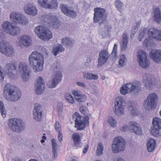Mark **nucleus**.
I'll use <instances>...</instances> for the list:
<instances>
[{"mask_svg": "<svg viewBox=\"0 0 161 161\" xmlns=\"http://www.w3.org/2000/svg\"><path fill=\"white\" fill-rule=\"evenodd\" d=\"M46 27L42 25H39L37 26L35 29L34 31L35 33L40 38V35H42L44 30H45Z\"/></svg>", "mask_w": 161, "mask_h": 161, "instance_id": "39", "label": "nucleus"}, {"mask_svg": "<svg viewBox=\"0 0 161 161\" xmlns=\"http://www.w3.org/2000/svg\"><path fill=\"white\" fill-rule=\"evenodd\" d=\"M14 24L10 23L9 21L4 22L2 25V27L3 31L6 32L8 34L10 31Z\"/></svg>", "mask_w": 161, "mask_h": 161, "instance_id": "32", "label": "nucleus"}, {"mask_svg": "<svg viewBox=\"0 0 161 161\" xmlns=\"http://www.w3.org/2000/svg\"><path fill=\"white\" fill-rule=\"evenodd\" d=\"M42 34L40 35V38L44 41H48L52 37V34L51 31L47 27Z\"/></svg>", "mask_w": 161, "mask_h": 161, "instance_id": "28", "label": "nucleus"}, {"mask_svg": "<svg viewBox=\"0 0 161 161\" xmlns=\"http://www.w3.org/2000/svg\"><path fill=\"white\" fill-rule=\"evenodd\" d=\"M108 122L112 127H114L116 126L117 121L114 117L112 116L109 117L108 119Z\"/></svg>", "mask_w": 161, "mask_h": 161, "instance_id": "45", "label": "nucleus"}, {"mask_svg": "<svg viewBox=\"0 0 161 161\" xmlns=\"http://www.w3.org/2000/svg\"><path fill=\"white\" fill-rule=\"evenodd\" d=\"M83 76L85 78H86L87 80H97L98 78L97 75L95 74H93L89 73H83Z\"/></svg>", "mask_w": 161, "mask_h": 161, "instance_id": "40", "label": "nucleus"}, {"mask_svg": "<svg viewBox=\"0 0 161 161\" xmlns=\"http://www.w3.org/2000/svg\"><path fill=\"white\" fill-rule=\"evenodd\" d=\"M16 70V66L14 63H11L6 64L4 68V72L9 76L12 77L14 75Z\"/></svg>", "mask_w": 161, "mask_h": 161, "instance_id": "23", "label": "nucleus"}, {"mask_svg": "<svg viewBox=\"0 0 161 161\" xmlns=\"http://www.w3.org/2000/svg\"><path fill=\"white\" fill-rule=\"evenodd\" d=\"M72 137L74 142V146L76 148L81 147V138L80 135L77 133H75L72 134Z\"/></svg>", "mask_w": 161, "mask_h": 161, "instance_id": "26", "label": "nucleus"}, {"mask_svg": "<svg viewBox=\"0 0 161 161\" xmlns=\"http://www.w3.org/2000/svg\"><path fill=\"white\" fill-rule=\"evenodd\" d=\"M45 82L43 78L39 77L36 80L35 83V91L38 94H41L43 92L45 88Z\"/></svg>", "mask_w": 161, "mask_h": 161, "instance_id": "21", "label": "nucleus"}, {"mask_svg": "<svg viewBox=\"0 0 161 161\" xmlns=\"http://www.w3.org/2000/svg\"><path fill=\"white\" fill-rule=\"evenodd\" d=\"M155 79L152 76H144L143 81L146 88L148 90H152L155 86Z\"/></svg>", "mask_w": 161, "mask_h": 161, "instance_id": "19", "label": "nucleus"}, {"mask_svg": "<svg viewBox=\"0 0 161 161\" xmlns=\"http://www.w3.org/2000/svg\"><path fill=\"white\" fill-rule=\"evenodd\" d=\"M57 108L58 111L59 112H61L63 109V105L61 103H58L57 105Z\"/></svg>", "mask_w": 161, "mask_h": 161, "instance_id": "52", "label": "nucleus"}, {"mask_svg": "<svg viewBox=\"0 0 161 161\" xmlns=\"http://www.w3.org/2000/svg\"><path fill=\"white\" fill-rule=\"evenodd\" d=\"M53 150H57V145L56 140L54 139L52 140Z\"/></svg>", "mask_w": 161, "mask_h": 161, "instance_id": "51", "label": "nucleus"}, {"mask_svg": "<svg viewBox=\"0 0 161 161\" xmlns=\"http://www.w3.org/2000/svg\"><path fill=\"white\" fill-rule=\"evenodd\" d=\"M72 93L75 96V98H76V97H78L82 94L81 92L78 90H75L73 91L72 92Z\"/></svg>", "mask_w": 161, "mask_h": 161, "instance_id": "50", "label": "nucleus"}, {"mask_svg": "<svg viewBox=\"0 0 161 161\" xmlns=\"http://www.w3.org/2000/svg\"><path fill=\"white\" fill-rule=\"evenodd\" d=\"M38 4L46 8L56 9L57 7V0H38Z\"/></svg>", "mask_w": 161, "mask_h": 161, "instance_id": "16", "label": "nucleus"}, {"mask_svg": "<svg viewBox=\"0 0 161 161\" xmlns=\"http://www.w3.org/2000/svg\"><path fill=\"white\" fill-rule=\"evenodd\" d=\"M62 44L65 47H72L74 41L71 38L68 37L64 38L62 40Z\"/></svg>", "mask_w": 161, "mask_h": 161, "instance_id": "33", "label": "nucleus"}, {"mask_svg": "<svg viewBox=\"0 0 161 161\" xmlns=\"http://www.w3.org/2000/svg\"><path fill=\"white\" fill-rule=\"evenodd\" d=\"M20 42L26 47H29L31 44V37L27 35H24L21 36Z\"/></svg>", "mask_w": 161, "mask_h": 161, "instance_id": "27", "label": "nucleus"}, {"mask_svg": "<svg viewBox=\"0 0 161 161\" xmlns=\"http://www.w3.org/2000/svg\"><path fill=\"white\" fill-rule=\"evenodd\" d=\"M64 97L66 100L70 103L71 104L74 103L75 100L70 93H66L65 94Z\"/></svg>", "mask_w": 161, "mask_h": 161, "instance_id": "43", "label": "nucleus"}, {"mask_svg": "<svg viewBox=\"0 0 161 161\" xmlns=\"http://www.w3.org/2000/svg\"><path fill=\"white\" fill-rule=\"evenodd\" d=\"M76 84L78 86L84 88H86V85L83 82H77L76 83Z\"/></svg>", "mask_w": 161, "mask_h": 161, "instance_id": "54", "label": "nucleus"}, {"mask_svg": "<svg viewBox=\"0 0 161 161\" xmlns=\"http://www.w3.org/2000/svg\"><path fill=\"white\" fill-rule=\"evenodd\" d=\"M10 19L13 22L22 25H26L28 23V19L19 12H14L10 15Z\"/></svg>", "mask_w": 161, "mask_h": 161, "instance_id": "13", "label": "nucleus"}, {"mask_svg": "<svg viewBox=\"0 0 161 161\" xmlns=\"http://www.w3.org/2000/svg\"><path fill=\"white\" fill-rule=\"evenodd\" d=\"M137 57L140 66L144 68H147L149 67V62L147 58L145 52L143 50H139L137 53Z\"/></svg>", "mask_w": 161, "mask_h": 161, "instance_id": "14", "label": "nucleus"}, {"mask_svg": "<svg viewBox=\"0 0 161 161\" xmlns=\"http://www.w3.org/2000/svg\"><path fill=\"white\" fill-rule=\"evenodd\" d=\"M129 38L128 33H124L122 36V43L120 45L121 50L124 51L127 48Z\"/></svg>", "mask_w": 161, "mask_h": 161, "instance_id": "29", "label": "nucleus"}, {"mask_svg": "<svg viewBox=\"0 0 161 161\" xmlns=\"http://www.w3.org/2000/svg\"><path fill=\"white\" fill-rule=\"evenodd\" d=\"M93 22L95 23L99 22L101 25L106 21L107 15L105 9L100 8H96L94 9Z\"/></svg>", "mask_w": 161, "mask_h": 161, "instance_id": "7", "label": "nucleus"}, {"mask_svg": "<svg viewBox=\"0 0 161 161\" xmlns=\"http://www.w3.org/2000/svg\"><path fill=\"white\" fill-rule=\"evenodd\" d=\"M88 148H89L88 145V144L86 145L85 146V147H84V150L83 151V153L84 154L86 153L87 152Z\"/></svg>", "mask_w": 161, "mask_h": 161, "instance_id": "59", "label": "nucleus"}, {"mask_svg": "<svg viewBox=\"0 0 161 161\" xmlns=\"http://www.w3.org/2000/svg\"><path fill=\"white\" fill-rule=\"evenodd\" d=\"M103 146L101 143H99L98 144L96 151L97 155L98 156H101L103 153Z\"/></svg>", "mask_w": 161, "mask_h": 161, "instance_id": "42", "label": "nucleus"}, {"mask_svg": "<svg viewBox=\"0 0 161 161\" xmlns=\"http://www.w3.org/2000/svg\"><path fill=\"white\" fill-rule=\"evenodd\" d=\"M126 104V101L123 97H118L115 100L114 107L115 114L117 116L124 115Z\"/></svg>", "mask_w": 161, "mask_h": 161, "instance_id": "5", "label": "nucleus"}, {"mask_svg": "<svg viewBox=\"0 0 161 161\" xmlns=\"http://www.w3.org/2000/svg\"><path fill=\"white\" fill-rule=\"evenodd\" d=\"M127 108L132 115H135L137 114L136 108L134 103L128 101L127 103Z\"/></svg>", "mask_w": 161, "mask_h": 161, "instance_id": "30", "label": "nucleus"}, {"mask_svg": "<svg viewBox=\"0 0 161 161\" xmlns=\"http://www.w3.org/2000/svg\"><path fill=\"white\" fill-rule=\"evenodd\" d=\"M91 59L89 58L86 60V62L85 63V65L86 66H89L91 65Z\"/></svg>", "mask_w": 161, "mask_h": 161, "instance_id": "58", "label": "nucleus"}, {"mask_svg": "<svg viewBox=\"0 0 161 161\" xmlns=\"http://www.w3.org/2000/svg\"><path fill=\"white\" fill-rule=\"evenodd\" d=\"M126 142L125 140L120 136L115 138L112 146V150L114 153H118L123 152L125 148Z\"/></svg>", "mask_w": 161, "mask_h": 161, "instance_id": "8", "label": "nucleus"}, {"mask_svg": "<svg viewBox=\"0 0 161 161\" xmlns=\"http://www.w3.org/2000/svg\"><path fill=\"white\" fill-rule=\"evenodd\" d=\"M114 161H125L124 159L121 158H119L116 160H115Z\"/></svg>", "mask_w": 161, "mask_h": 161, "instance_id": "64", "label": "nucleus"}, {"mask_svg": "<svg viewBox=\"0 0 161 161\" xmlns=\"http://www.w3.org/2000/svg\"><path fill=\"white\" fill-rule=\"evenodd\" d=\"M0 51L5 56L10 57L14 55V49L12 46L7 41H2L0 42Z\"/></svg>", "mask_w": 161, "mask_h": 161, "instance_id": "10", "label": "nucleus"}, {"mask_svg": "<svg viewBox=\"0 0 161 161\" xmlns=\"http://www.w3.org/2000/svg\"><path fill=\"white\" fill-rule=\"evenodd\" d=\"M157 130L154 129V128H153L151 131V134H152L153 136H156L157 134H158V130Z\"/></svg>", "mask_w": 161, "mask_h": 161, "instance_id": "53", "label": "nucleus"}, {"mask_svg": "<svg viewBox=\"0 0 161 161\" xmlns=\"http://www.w3.org/2000/svg\"><path fill=\"white\" fill-rule=\"evenodd\" d=\"M156 39L158 41H161V31H159V34L157 36Z\"/></svg>", "mask_w": 161, "mask_h": 161, "instance_id": "60", "label": "nucleus"}, {"mask_svg": "<svg viewBox=\"0 0 161 161\" xmlns=\"http://www.w3.org/2000/svg\"><path fill=\"white\" fill-rule=\"evenodd\" d=\"M1 68L0 66V81L1 82H2L3 80L4 77L3 73L1 70Z\"/></svg>", "mask_w": 161, "mask_h": 161, "instance_id": "56", "label": "nucleus"}, {"mask_svg": "<svg viewBox=\"0 0 161 161\" xmlns=\"http://www.w3.org/2000/svg\"><path fill=\"white\" fill-rule=\"evenodd\" d=\"M24 9L25 12L28 15L35 16L37 14V9L33 3H28L25 6Z\"/></svg>", "mask_w": 161, "mask_h": 161, "instance_id": "20", "label": "nucleus"}, {"mask_svg": "<svg viewBox=\"0 0 161 161\" xmlns=\"http://www.w3.org/2000/svg\"><path fill=\"white\" fill-rule=\"evenodd\" d=\"M153 128L155 130H159L161 129V119L157 117L154 118L153 120Z\"/></svg>", "mask_w": 161, "mask_h": 161, "instance_id": "36", "label": "nucleus"}, {"mask_svg": "<svg viewBox=\"0 0 161 161\" xmlns=\"http://www.w3.org/2000/svg\"><path fill=\"white\" fill-rule=\"evenodd\" d=\"M117 51L115 50H113L112 52L111 53V55L113 57H115L117 55Z\"/></svg>", "mask_w": 161, "mask_h": 161, "instance_id": "63", "label": "nucleus"}, {"mask_svg": "<svg viewBox=\"0 0 161 161\" xmlns=\"http://www.w3.org/2000/svg\"><path fill=\"white\" fill-rule=\"evenodd\" d=\"M54 127L56 131L58 132L62 131L61 126L58 122L57 121L55 123Z\"/></svg>", "mask_w": 161, "mask_h": 161, "instance_id": "49", "label": "nucleus"}, {"mask_svg": "<svg viewBox=\"0 0 161 161\" xmlns=\"http://www.w3.org/2000/svg\"><path fill=\"white\" fill-rule=\"evenodd\" d=\"M3 95L7 100L14 102L20 99L22 93L18 88L10 84H6L4 87Z\"/></svg>", "mask_w": 161, "mask_h": 161, "instance_id": "2", "label": "nucleus"}, {"mask_svg": "<svg viewBox=\"0 0 161 161\" xmlns=\"http://www.w3.org/2000/svg\"><path fill=\"white\" fill-rule=\"evenodd\" d=\"M29 61L30 65L35 72H37L42 69L44 58L42 54L36 51L32 52L29 56Z\"/></svg>", "mask_w": 161, "mask_h": 161, "instance_id": "3", "label": "nucleus"}, {"mask_svg": "<svg viewBox=\"0 0 161 161\" xmlns=\"http://www.w3.org/2000/svg\"><path fill=\"white\" fill-rule=\"evenodd\" d=\"M159 31L154 28H151L148 31V34L149 37L156 39L158 34H159Z\"/></svg>", "mask_w": 161, "mask_h": 161, "instance_id": "37", "label": "nucleus"}, {"mask_svg": "<svg viewBox=\"0 0 161 161\" xmlns=\"http://www.w3.org/2000/svg\"><path fill=\"white\" fill-rule=\"evenodd\" d=\"M53 152L54 155V157L55 159L57 157V150H53Z\"/></svg>", "mask_w": 161, "mask_h": 161, "instance_id": "61", "label": "nucleus"}, {"mask_svg": "<svg viewBox=\"0 0 161 161\" xmlns=\"http://www.w3.org/2000/svg\"><path fill=\"white\" fill-rule=\"evenodd\" d=\"M33 115L34 119L36 121L39 122L42 120L43 117L42 109L40 104L37 103L35 104Z\"/></svg>", "mask_w": 161, "mask_h": 161, "instance_id": "17", "label": "nucleus"}, {"mask_svg": "<svg viewBox=\"0 0 161 161\" xmlns=\"http://www.w3.org/2000/svg\"><path fill=\"white\" fill-rule=\"evenodd\" d=\"M153 19L157 23H159L161 22V12L158 8H156L154 10Z\"/></svg>", "mask_w": 161, "mask_h": 161, "instance_id": "34", "label": "nucleus"}, {"mask_svg": "<svg viewBox=\"0 0 161 161\" xmlns=\"http://www.w3.org/2000/svg\"><path fill=\"white\" fill-rule=\"evenodd\" d=\"M19 71L21 74L22 80L26 81L30 78L31 69L28 64L25 62H21L18 64Z\"/></svg>", "mask_w": 161, "mask_h": 161, "instance_id": "11", "label": "nucleus"}, {"mask_svg": "<svg viewBox=\"0 0 161 161\" xmlns=\"http://www.w3.org/2000/svg\"><path fill=\"white\" fill-rule=\"evenodd\" d=\"M142 90L141 83L139 81L133 83H130L122 85L120 92L123 95L133 92L137 93L141 92Z\"/></svg>", "mask_w": 161, "mask_h": 161, "instance_id": "4", "label": "nucleus"}, {"mask_svg": "<svg viewBox=\"0 0 161 161\" xmlns=\"http://www.w3.org/2000/svg\"><path fill=\"white\" fill-rule=\"evenodd\" d=\"M128 129L130 131H133L136 135H140L142 134V128L136 122L131 121L129 124Z\"/></svg>", "mask_w": 161, "mask_h": 161, "instance_id": "24", "label": "nucleus"}, {"mask_svg": "<svg viewBox=\"0 0 161 161\" xmlns=\"http://www.w3.org/2000/svg\"><path fill=\"white\" fill-rule=\"evenodd\" d=\"M0 110L2 116L5 117L6 116V111L4 106V104L2 101H0Z\"/></svg>", "mask_w": 161, "mask_h": 161, "instance_id": "44", "label": "nucleus"}, {"mask_svg": "<svg viewBox=\"0 0 161 161\" xmlns=\"http://www.w3.org/2000/svg\"><path fill=\"white\" fill-rule=\"evenodd\" d=\"M75 99L79 102H83L86 100V97L85 95L81 94L78 97H76Z\"/></svg>", "mask_w": 161, "mask_h": 161, "instance_id": "48", "label": "nucleus"}, {"mask_svg": "<svg viewBox=\"0 0 161 161\" xmlns=\"http://www.w3.org/2000/svg\"><path fill=\"white\" fill-rule=\"evenodd\" d=\"M8 125L11 130L17 132H21L24 127L23 121L21 119L17 118L10 119Z\"/></svg>", "mask_w": 161, "mask_h": 161, "instance_id": "9", "label": "nucleus"}, {"mask_svg": "<svg viewBox=\"0 0 161 161\" xmlns=\"http://www.w3.org/2000/svg\"><path fill=\"white\" fill-rule=\"evenodd\" d=\"M60 7L62 12L67 16L72 18L76 17V12L70 9L67 5L62 4H61Z\"/></svg>", "mask_w": 161, "mask_h": 161, "instance_id": "22", "label": "nucleus"}, {"mask_svg": "<svg viewBox=\"0 0 161 161\" xmlns=\"http://www.w3.org/2000/svg\"><path fill=\"white\" fill-rule=\"evenodd\" d=\"M158 96L155 93H150L147 99L144 101L143 106L147 110L152 109L156 105V101L158 99Z\"/></svg>", "mask_w": 161, "mask_h": 161, "instance_id": "12", "label": "nucleus"}, {"mask_svg": "<svg viewBox=\"0 0 161 161\" xmlns=\"http://www.w3.org/2000/svg\"><path fill=\"white\" fill-rule=\"evenodd\" d=\"M127 59L124 54L120 55L119 61V67H122L126 64Z\"/></svg>", "mask_w": 161, "mask_h": 161, "instance_id": "41", "label": "nucleus"}, {"mask_svg": "<svg viewBox=\"0 0 161 161\" xmlns=\"http://www.w3.org/2000/svg\"><path fill=\"white\" fill-rule=\"evenodd\" d=\"M80 110L85 116L81 117L78 113H75L73 114V118L75 120V127L78 130H81L88 125L89 117L91 116V114L89 113L87 107L85 105L81 106Z\"/></svg>", "mask_w": 161, "mask_h": 161, "instance_id": "1", "label": "nucleus"}, {"mask_svg": "<svg viewBox=\"0 0 161 161\" xmlns=\"http://www.w3.org/2000/svg\"><path fill=\"white\" fill-rule=\"evenodd\" d=\"M147 32V30L146 29H144L142 31H141L138 36V39L140 41H142V38L146 36Z\"/></svg>", "mask_w": 161, "mask_h": 161, "instance_id": "46", "label": "nucleus"}, {"mask_svg": "<svg viewBox=\"0 0 161 161\" xmlns=\"http://www.w3.org/2000/svg\"><path fill=\"white\" fill-rule=\"evenodd\" d=\"M109 55V54L106 50L103 49L101 50L99 54L97 67H101L104 64L108 59Z\"/></svg>", "mask_w": 161, "mask_h": 161, "instance_id": "18", "label": "nucleus"}, {"mask_svg": "<svg viewBox=\"0 0 161 161\" xmlns=\"http://www.w3.org/2000/svg\"><path fill=\"white\" fill-rule=\"evenodd\" d=\"M128 128L127 125H124L120 127V129L122 131H125Z\"/></svg>", "mask_w": 161, "mask_h": 161, "instance_id": "57", "label": "nucleus"}, {"mask_svg": "<svg viewBox=\"0 0 161 161\" xmlns=\"http://www.w3.org/2000/svg\"><path fill=\"white\" fill-rule=\"evenodd\" d=\"M62 75L60 71H56L52 76V80L47 83V86L50 88H54L61 81Z\"/></svg>", "mask_w": 161, "mask_h": 161, "instance_id": "15", "label": "nucleus"}, {"mask_svg": "<svg viewBox=\"0 0 161 161\" xmlns=\"http://www.w3.org/2000/svg\"><path fill=\"white\" fill-rule=\"evenodd\" d=\"M63 135L62 131L58 132V139L59 142H61L62 141Z\"/></svg>", "mask_w": 161, "mask_h": 161, "instance_id": "55", "label": "nucleus"}, {"mask_svg": "<svg viewBox=\"0 0 161 161\" xmlns=\"http://www.w3.org/2000/svg\"><path fill=\"white\" fill-rule=\"evenodd\" d=\"M115 6L119 12L122 11V8L123 7V3L119 0H116L115 2Z\"/></svg>", "mask_w": 161, "mask_h": 161, "instance_id": "47", "label": "nucleus"}, {"mask_svg": "<svg viewBox=\"0 0 161 161\" xmlns=\"http://www.w3.org/2000/svg\"><path fill=\"white\" fill-rule=\"evenodd\" d=\"M156 142L155 140L150 139L147 144L148 151L149 152H152L154 149Z\"/></svg>", "mask_w": 161, "mask_h": 161, "instance_id": "38", "label": "nucleus"}, {"mask_svg": "<svg viewBox=\"0 0 161 161\" xmlns=\"http://www.w3.org/2000/svg\"><path fill=\"white\" fill-rule=\"evenodd\" d=\"M64 51V48L61 44L54 46L53 49V52L55 56Z\"/></svg>", "mask_w": 161, "mask_h": 161, "instance_id": "35", "label": "nucleus"}, {"mask_svg": "<svg viewBox=\"0 0 161 161\" xmlns=\"http://www.w3.org/2000/svg\"><path fill=\"white\" fill-rule=\"evenodd\" d=\"M148 42H149V40L148 39H145V40H144V41L143 42V45L145 46H146L147 45Z\"/></svg>", "mask_w": 161, "mask_h": 161, "instance_id": "62", "label": "nucleus"}, {"mask_svg": "<svg viewBox=\"0 0 161 161\" xmlns=\"http://www.w3.org/2000/svg\"><path fill=\"white\" fill-rule=\"evenodd\" d=\"M8 34L15 36L20 34L21 29L19 27L14 24Z\"/></svg>", "mask_w": 161, "mask_h": 161, "instance_id": "31", "label": "nucleus"}, {"mask_svg": "<svg viewBox=\"0 0 161 161\" xmlns=\"http://www.w3.org/2000/svg\"><path fill=\"white\" fill-rule=\"evenodd\" d=\"M150 56L155 63H160L161 62V51H152L150 53Z\"/></svg>", "mask_w": 161, "mask_h": 161, "instance_id": "25", "label": "nucleus"}, {"mask_svg": "<svg viewBox=\"0 0 161 161\" xmlns=\"http://www.w3.org/2000/svg\"><path fill=\"white\" fill-rule=\"evenodd\" d=\"M41 20L46 23L45 25L57 29L59 26V19L56 16L44 14L42 15Z\"/></svg>", "mask_w": 161, "mask_h": 161, "instance_id": "6", "label": "nucleus"}]
</instances>
